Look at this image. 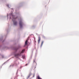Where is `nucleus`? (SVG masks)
<instances>
[{
    "instance_id": "nucleus-7",
    "label": "nucleus",
    "mask_w": 79,
    "mask_h": 79,
    "mask_svg": "<svg viewBox=\"0 0 79 79\" xmlns=\"http://www.w3.org/2000/svg\"><path fill=\"white\" fill-rule=\"evenodd\" d=\"M38 79H42V78H40V77L39 76H38L37 77Z\"/></svg>"
},
{
    "instance_id": "nucleus-5",
    "label": "nucleus",
    "mask_w": 79,
    "mask_h": 79,
    "mask_svg": "<svg viewBox=\"0 0 79 79\" xmlns=\"http://www.w3.org/2000/svg\"><path fill=\"white\" fill-rule=\"evenodd\" d=\"M19 48H21L20 46H19L18 48H15V50L16 51H17V50H18V49H19Z\"/></svg>"
},
{
    "instance_id": "nucleus-10",
    "label": "nucleus",
    "mask_w": 79,
    "mask_h": 79,
    "mask_svg": "<svg viewBox=\"0 0 79 79\" xmlns=\"http://www.w3.org/2000/svg\"><path fill=\"white\" fill-rule=\"evenodd\" d=\"M29 77H30V75H29V76L27 78H29Z\"/></svg>"
},
{
    "instance_id": "nucleus-12",
    "label": "nucleus",
    "mask_w": 79,
    "mask_h": 79,
    "mask_svg": "<svg viewBox=\"0 0 79 79\" xmlns=\"http://www.w3.org/2000/svg\"><path fill=\"white\" fill-rule=\"evenodd\" d=\"M21 68H22V67H20V69H21Z\"/></svg>"
},
{
    "instance_id": "nucleus-3",
    "label": "nucleus",
    "mask_w": 79,
    "mask_h": 79,
    "mask_svg": "<svg viewBox=\"0 0 79 79\" xmlns=\"http://www.w3.org/2000/svg\"><path fill=\"white\" fill-rule=\"evenodd\" d=\"M40 40H41V38H40V37H38V44H39V43H40Z\"/></svg>"
},
{
    "instance_id": "nucleus-11",
    "label": "nucleus",
    "mask_w": 79,
    "mask_h": 79,
    "mask_svg": "<svg viewBox=\"0 0 79 79\" xmlns=\"http://www.w3.org/2000/svg\"><path fill=\"white\" fill-rule=\"evenodd\" d=\"M27 64H26V65H25V66H27Z\"/></svg>"
},
{
    "instance_id": "nucleus-4",
    "label": "nucleus",
    "mask_w": 79,
    "mask_h": 79,
    "mask_svg": "<svg viewBox=\"0 0 79 79\" xmlns=\"http://www.w3.org/2000/svg\"><path fill=\"white\" fill-rule=\"evenodd\" d=\"M28 41V40H26L25 43V45H27V42Z\"/></svg>"
},
{
    "instance_id": "nucleus-6",
    "label": "nucleus",
    "mask_w": 79,
    "mask_h": 79,
    "mask_svg": "<svg viewBox=\"0 0 79 79\" xmlns=\"http://www.w3.org/2000/svg\"><path fill=\"white\" fill-rule=\"evenodd\" d=\"M14 25H15V26L17 25V22L15 21H14Z\"/></svg>"
},
{
    "instance_id": "nucleus-1",
    "label": "nucleus",
    "mask_w": 79,
    "mask_h": 79,
    "mask_svg": "<svg viewBox=\"0 0 79 79\" xmlns=\"http://www.w3.org/2000/svg\"><path fill=\"white\" fill-rule=\"evenodd\" d=\"M24 51H25V50L24 49H23V50H22V51L21 52L16 54L15 55V56H20L21 54L22 53H23Z\"/></svg>"
},
{
    "instance_id": "nucleus-13",
    "label": "nucleus",
    "mask_w": 79,
    "mask_h": 79,
    "mask_svg": "<svg viewBox=\"0 0 79 79\" xmlns=\"http://www.w3.org/2000/svg\"><path fill=\"white\" fill-rule=\"evenodd\" d=\"M7 6H8V7L9 6V5H7Z\"/></svg>"
},
{
    "instance_id": "nucleus-9",
    "label": "nucleus",
    "mask_w": 79,
    "mask_h": 79,
    "mask_svg": "<svg viewBox=\"0 0 79 79\" xmlns=\"http://www.w3.org/2000/svg\"><path fill=\"white\" fill-rule=\"evenodd\" d=\"M13 18H14V19H16V18H14V16H13Z\"/></svg>"
},
{
    "instance_id": "nucleus-8",
    "label": "nucleus",
    "mask_w": 79,
    "mask_h": 79,
    "mask_svg": "<svg viewBox=\"0 0 79 79\" xmlns=\"http://www.w3.org/2000/svg\"><path fill=\"white\" fill-rule=\"evenodd\" d=\"M43 43H44V42H42L41 45V47L42 46V44H43Z\"/></svg>"
},
{
    "instance_id": "nucleus-2",
    "label": "nucleus",
    "mask_w": 79,
    "mask_h": 79,
    "mask_svg": "<svg viewBox=\"0 0 79 79\" xmlns=\"http://www.w3.org/2000/svg\"><path fill=\"white\" fill-rule=\"evenodd\" d=\"M19 24L20 26L21 27H22V26H23V22L22 21H20L19 22Z\"/></svg>"
}]
</instances>
